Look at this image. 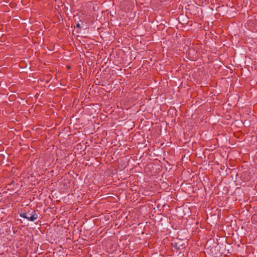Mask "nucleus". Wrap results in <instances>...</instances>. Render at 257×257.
I'll return each instance as SVG.
<instances>
[{"label":"nucleus","mask_w":257,"mask_h":257,"mask_svg":"<svg viewBox=\"0 0 257 257\" xmlns=\"http://www.w3.org/2000/svg\"><path fill=\"white\" fill-rule=\"evenodd\" d=\"M21 217L28 219L31 221H34L38 218V215L35 211L32 209H29L27 212H21L20 214Z\"/></svg>","instance_id":"1"},{"label":"nucleus","mask_w":257,"mask_h":257,"mask_svg":"<svg viewBox=\"0 0 257 257\" xmlns=\"http://www.w3.org/2000/svg\"><path fill=\"white\" fill-rule=\"evenodd\" d=\"M77 27H80V24H77Z\"/></svg>","instance_id":"2"}]
</instances>
